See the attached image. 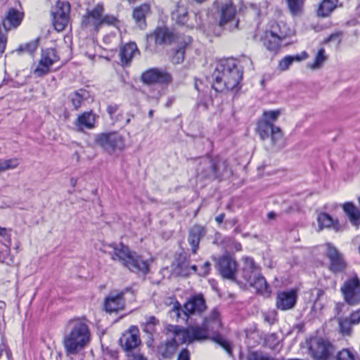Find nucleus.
<instances>
[{
    "mask_svg": "<svg viewBox=\"0 0 360 360\" xmlns=\"http://www.w3.org/2000/svg\"><path fill=\"white\" fill-rule=\"evenodd\" d=\"M131 291V289L127 288L118 293L111 292L104 301V307L106 311L112 313L122 310L125 306V300L124 295Z\"/></svg>",
    "mask_w": 360,
    "mask_h": 360,
    "instance_id": "nucleus-20",
    "label": "nucleus"
},
{
    "mask_svg": "<svg viewBox=\"0 0 360 360\" xmlns=\"http://www.w3.org/2000/svg\"><path fill=\"white\" fill-rule=\"evenodd\" d=\"M177 348V344L174 340L168 339L166 341L161 342L158 347V352L163 358L170 359L173 356Z\"/></svg>",
    "mask_w": 360,
    "mask_h": 360,
    "instance_id": "nucleus-30",
    "label": "nucleus"
},
{
    "mask_svg": "<svg viewBox=\"0 0 360 360\" xmlns=\"http://www.w3.org/2000/svg\"><path fill=\"white\" fill-rule=\"evenodd\" d=\"M207 229L205 226L200 224H194L188 230V242L191 247L193 254L197 252L200 240L205 236Z\"/></svg>",
    "mask_w": 360,
    "mask_h": 360,
    "instance_id": "nucleus-22",
    "label": "nucleus"
},
{
    "mask_svg": "<svg viewBox=\"0 0 360 360\" xmlns=\"http://www.w3.org/2000/svg\"><path fill=\"white\" fill-rule=\"evenodd\" d=\"M212 88L217 92L236 88L243 78V71L233 58L221 60L212 73Z\"/></svg>",
    "mask_w": 360,
    "mask_h": 360,
    "instance_id": "nucleus-2",
    "label": "nucleus"
},
{
    "mask_svg": "<svg viewBox=\"0 0 360 360\" xmlns=\"http://www.w3.org/2000/svg\"><path fill=\"white\" fill-rule=\"evenodd\" d=\"M317 221L320 229L323 228L333 229L335 231H339L340 226L338 219H334L330 215L323 212L319 214Z\"/></svg>",
    "mask_w": 360,
    "mask_h": 360,
    "instance_id": "nucleus-28",
    "label": "nucleus"
},
{
    "mask_svg": "<svg viewBox=\"0 0 360 360\" xmlns=\"http://www.w3.org/2000/svg\"><path fill=\"white\" fill-rule=\"evenodd\" d=\"M150 12V6L143 4L136 8L133 12V18L140 27L146 25V15Z\"/></svg>",
    "mask_w": 360,
    "mask_h": 360,
    "instance_id": "nucleus-35",
    "label": "nucleus"
},
{
    "mask_svg": "<svg viewBox=\"0 0 360 360\" xmlns=\"http://www.w3.org/2000/svg\"><path fill=\"white\" fill-rule=\"evenodd\" d=\"M131 360H147V358L141 353L134 354Z\"/></svg>",
    "mask_w": 360,
    "mask_h": 360,
    "instance_id": "nucleus-58",
    "label": "nucleus"
},
{
    "mask_svg": "<svg viewBox=\"0 0 360 360\" xmlns=\"http://www.w3.org/2000/svg\"><path fill=\"white\" fill-rule=\"evenodd\" d=\"M338 323L341 333L347 335H350L352 331L351 326L352 324L347 318L339 319Z\"/></svg>",
    "mask_w": 360,
    "mask_h": 360,
    "instance_id": "nucleus-43",
    "label": "nucleus"
},
{
    "mask_svg": "<svg viewBox=\"0 0 360 360\" xmlns=\"http://www.w3.org/2000/svg\"><path fill=\"white\" fill-rule=\"evenodd\" d=\"M70 5L68 1H58L55 11L52 12L53 25L56 30L61 32L65 30L69 21Z\"/></svg>",
    "mask_w": 360,
    "mask_h": 360,
    "instance_id": "nucleus-14",
    "label": "nucleus"
},
{
    "mask_svg": "<svg viewBox=\"0 0 360 360\" xmlns=\"http://www.w3.org/2000/svg\"><path fill=\"white\" fill-rule=\"evenodd\" d=\"M352 325L358 324L360 323V309L351 314L349 319H348Z\"/></svg>",
    "mask_w": 360,
    "mask_h": 360,
    "instance_id": "nucleus-50",
    "label": "nucleus"
},
{
    "mask_svg": "<svg viewBox=\"0 0 360 360\" xmlns=\"http://www.w3.org/2000/svg\"><path fill=\"white\" fill-rule=\"evenodd\" d=\"M335 359L336 360H354V357L349 349H343L338 352Z\"/></svg>",
    "mask_w": 360,
    "mask_h": 360,
    "instance_id": "nucleus-45",
    "label": "nucleus"
},
{
    "mask_svg": "<svg viewBox=\"0 0 360 360\" xmlns=\"http://www.w3.org/2000/svg\"><path fill=\"white\" fill-rule=\"evenodd\" d=\"M224 217H225V214L221 213L215 217V220L219 224H220L223 222Z\"/></svg>",
    "mask_w": 360,
    "mask_h": 360,
    "instance_id": "nucleus-62",
    "label": "nucleus"
},
{
    "mask_svg": "<svg viewBox=\"0 0 360 360\" xmlns=\"http://www.w3.org/2000/svg\"><path fill=\"white\" fill-rule=\"evenodd\" d=\"M220 20L219 25L230 32L238 29L239 20H236V8L231 1H228L219 7Z\"/></svg>",
    "mask_w": 360,
    "mask_h": 360,
    "instance_id": "nucleus-9",
    "label": "nucleus"
},
{
    "mask_svg": "<svg viewBox=\"0 0 360 360\" xmlns=\"http://www.w3.org/2000/svg\"><path fill=\"white\" fill-rule=\"evenodd\" d=\"M342 35L341 32H337L331 34L326 40V42H330L337 40L338 43L341 41L340 37Z\"/></svg>",
    "mask_w": 360,
    "mask_h": 360,
    "instance_id": "nucleus-51",
    "label": "nucleus"
},
{
    "mask_svg": "<svg viewBox=\"0 0 360 360\" xmlns=\"http://www.w3.org/2000/svg\"><path fill=\"white\" fill-rule=\"evenodd\" d=\"M111 120L112 121L113 124H120L122 125L124 119V115L122 112H120L116 113L115 115L110 117Z\"/></svg>",
    "mask_w": 360,
    "mask_h": 360,
    "instance_id": "nucleus-49",
    "label": "nucleus"
},
{
    "mask_svg": "<svg viewBox=\"0 0 360 360\" xmlns=\"http://www.w3.org/2000/svg\"><path fill=\"white\" fill-rule=\"evenodd\" d=\"M0 236H2L8 241H11V234L6 228L0 227Z\"/></svg>",
    "mask_w": 360,
    "mask_h": 360,
    "instance_id": "nucleus-55",
    "label": "nucleus"
},
{
    "mask_svg": "<svg viewBox=\"0 0 360 360\" xmlns=\"http://www.w3.org/2000/svg\"><path fill=\"white\" fill-rule=\"evenodd\" d=\"M185 51L184 47H181L176 50L174 56H172V62L176 64L182 63L184 60Z\"/></svg>",
    "mask_w": 360,
    "mask_h": 360,
    "instance_id": "nucleus-46",
    "label": "nucleus"
},
{
    "mask_svg": "<svg viewBox=\"0 0 360 360\" xmlns=\"http://www.w3.org/2000/svg\"><path fill=\"white\" fill-rule=\"evenodd\" d=\"M141 80L143 83L148 85L155 84L167 85L172 82V77L169 72L154 68L143 72L141 76Z\"/></svg>",
    "mask_w": 360,
    "mask_h": 360,
    "instance_id": "nucleus-13",
    "label": "nucleus"
},
{
    "mask_svg": "<svg viewBox=\"0 0 360 360\" xmlns=\"http://www.w3.org/2000/svg\"><path fill=\"white\" fill-rule=\"evenodd\" d=\"M25 13L20 7L8 8L1 18V25L6 32L18 29L24 19Z\"/></svg>",
    "mask_w": 360,
    "mask_h": 360,
    "instance_id": "nucleus-16",
    "label": "nucleus"
},
{
    "mask_svg": "<svg viewBox=\"0 0 360 360\" xmlns=\"http://www.w3.org/2000/svg\"><path fill=\"white\" fill-rule=\"evenodd\" d=\"M60 60L57 51L54 49H46L42 50L41 59L37 67L34 70V73L37 77H43L50 72V68L55 63Z\"/></svg>",
    "mask_w": 360,
    "mask_h": 360,
    "instance_id": "nucleus-15",
    "label": "nucleus"
},
{
    "mask_svg": "<svg viewBox=\"0 0 360 360\" xmlns=\"http://www.w3.org/2000/svg\"><path fill=\"white\" fill-rule=\"evenodd\" d=\"M300 207L297 203H294L291 205L285 212L286 213H290L292 212L297 211L299 210Z\"/></svg>",
    "mask_w": 360,
    "mask_h": 360,
    "instance_id": "nucleus-57",
    "label": "nucleus"
},
{
    "mask_svg": "<svg viewBox=\"0 0 360 360\" xmlns=\"http://www.w3.org/2000/svg\"><path fill=\"white\" fill-rule=\"evenodd\" d=\"M147 324H149L150 326H155L157 324L159 323V321L158 319H156L155 316H150L147 321H146V323Z\"/></svg>",
    "mask_w": 360,
    "mask_h": 360,
    "instance_id": "nucleus-56",
    "label": "nucleus"
},
{
    "mask_svg": "<svg viewBox=\"0 0 360 360\" xmlns=\"http://www.w3.org/2000/svg\"><path fill=\"white\" fill-rule=\"evenodd\" d=\"M338 0H323L319 4L317 15L320 17H327L336 8Z\"/></svg>",
    "mask_w": 360,
    "mask_h": 360,
    "instance_id": "nucleus-36",
    "label": "nucleus"
},
{
    "mask_svg": "<svg viewBox=\"0 0 360 360\" xmlns=\"http://www.w3.org/2000/svg\"><path fill=\"white\" fill-rule=\"evenodd\" d=\"M227 168L226 160H221L218 157L206 156L200 159L197 168V175L203 179H219L224 175Z\"/></svg>",
    "mask_w": 360,
    "mask_h": 360,
    "instance_id": "nucleus-5",
    "label": "nucleus"
},
{
    "mask_svg": "<svg viewBox=\"0 0 360 360\" xmlns=\"http://www.w3.org/2000/svg\"><path fill=\"white\" fill-rule=\"evenodd\" d=\"M156 44H169L174 39V34L167 27H158L153 34Z\"/></svg>",
    "mask_w": 360,
    "mask_h": 360,
    "instance_id": "nucleus-27",
    "label": "nucleus"
},
{
    "mask_svg": "<svg viewBox=\"0 0 360 360\" xmlns=\"http://www.w3.org/2000/svg\"><path fill=\"white\" fill-rule=\"evenodd\" d=\"M172 18L175 19L176 22L180 25H185L188 21V12L184 6L179 4L176 6V9L172 13Z\"/></svg>",
    "mask_w": 360,
    "mask_h": 360,
    "instance_id": "nucleus-37",
    "label": "nucleus"
},
{
    "mask_svg": "<svg viewBox=\"0 0 360 360\" xmlns=\"http://www.w3.org/2000/svg\"><path fill=\"white\" fill-rule=\"evenodd\" d=\"M217 269L223 278L234 280L238 264L229 254H224L217 259Z\"/></svg>",
    "mask_w": 360,
    "mask_h": 360,
    "instance_id": "nucleus-17",
    "label": "nucleus"
},
{
    "mask_svg": "<svg viewBox=\"0 0 360 360\" xmlns=\"http://www.w3.org/2000/svg\"><path fill=\"white\" fill-rule=\"evenodd\" d=\"M243 262L244 266L238 274V281L246 285L252 281L254 277L258 275L260 269L251 257L243 258Z\"/></svg>",
    "mask_w": 360,
    "mask_h": 360,
    "instance_id": "nucleus-19",
    "label": "nucleus"
},
{
    "mask_svg": "<svg viewBox=\"0 0 360 360\" xmlns=\"http://www.w3.org/2000/svg\"><path fill=\"white\" fill-rule=\"evenodd\" d=\"M103 4H98L92 9H88L82 17L81 26L82 29L98 31L101 26V14H103Z\"/></svg>",
    "mask_w": 360,
    "mask_h": 360,
    "instance_id": "nucleus-12",
    "label": "nucleus"
},
{
    "mask_svg": "<svg viewBox=\"0 0 360 360\" xmlns=\"http://www.w3.org/2000/svg\"><path fill=\"white\" fill-rule=\"evenodd\" d=\"M117 21V18L113 15L101 14V25L103 24L115 25Z\"/></svg>",
    "mask_w": 360,
    "mask_h": 360,
    "instance_id": "nucleus-48",
    "label": "nucleus"
},
{
    "mask_svg": "<svg viewBox=\"0 0 360 360\" xmlns=\"http://www.w3.org/2000/svg\"><path fill=\"white\" fill-rule=\"evenodd\" d=\"M143 330L150 335L155 331V326H152L149 324L146 323L143 328Z\"/></svg>",
    "mask_w": 360,
    "mask_h": 360,
    "instance_id": "nucleus-59",
    "label": "nucleus"
},
{
    "mask_svg": "<svg viewBox=\"0 0 360 360\" xmlns=\"http://www.w3.org/2000/svg\"><path fill=\"white\" fill-rule=\"evenodd\" d=\"M141 342L139 330L134 326H131L120 338L122 348L127 352H131L136 349L141 345Z\"/></svg>",
    "mask_w": 360,
    "mask_h": 360,
    "instance_id": "nucleus-18",
    "label": "nucleus"
},
{
    "mask_svg": "<svg viewBox=\"0 0 360 360\" xmlns=\"http://www.w3.org/2000/svg\"><path fill=\"white\" fill-rule=\"evenodd\" d=\"M248 285L255 288L257 292L261 294H269L270 292L269 286L267 285L266 279L262 276L260 271L257 276L253 278Z\"/></svg>",
    "mask_w": 360,
    "mask_h": 360,
    "instance_id": "nucleus-33",
    "label": "nucleus"
},
{
    "mask_svg": "<svg viewBox=\"0 0 360 360\" xmlns=\"http://www.w3.org/2000/svg\"><path fill=\"white\" fill-rule=\"evenodd\" d=\"M264 321L266 322L269 323L270 325H272V324L274 323V322H275V318L274 317H271L268 314H264Z\"/></svg>",
    "mask_w": 360,
    "mask_h": 360,
    "instance_id": "nucleus-61",
    "label": "nucleus"
},
{
    "mask_svg": "<svg viewBox=\"0 0 360 360\" xmlns=\"http://www.w3.org/2000/svg\"><path fill=\"white\" fill-rule=\"evenodd\" d=\"M91 333L84 319H74L67 324V333L63 339V345L68 356L78 354L89 343Z\"/></svg>",
    "mask_w": 360,
    "mask_h": 360,
    "instance_id": "nucleus-1",
    "label": "nucleus"
},
{
    "mask_svg": "<svg viewBox=\"0 0 360 360\" xmlns=\"http://www.w3.org/2000/svg\"><path fill=\"white\" fill-rule=\"evenodd\" d=\"M166 335L171 340H174L177 344V347L181 344L186 342L189 343V333L188 328L179 326L167 325L166 327Z\"/></svg>",
    "mask_w": 360,
    "mask_h": 360,
    "instance_id": "nucleus-21",
    "label": "nucleus"
},
{
    "mask_svg": "<svg viewBox=\"0 0 360 360\" xmlns=\"http://www.w3.org/2000/svg\"><path fill=\"white\" fill-rule=\"evenodd\" d=\"M248 360H279L272 358L262 352H252L248 356Z\"/></svg>",
    "mask_w": 360,
    "mask_h": 360,
    "instance_id": "nucleus-44",
    "label": "nucleus"
},
{
    "mask_svg": "<svg viewBox=\"0 0 360 360\" xmlns=\"http://www.w3.org/2000/svg\"><path fill=\"white\" fill-rule=\"evenodd\" d=\"M108 247L112 249V251L108 252L112 255L113 260L118 259L132 272H141L144 275L148 274L149 270L148 261L143 259L135 252L131 251L127 246L124 245L123 243L119 245L113 243Z\"/></svg>",
    "mask_w": 360,
    "mask_h": 360,
    "instance_id": "nucleus-3",
    "label": "nucleus"
},
{
    "mask_svg": "<svg viewBox=\"0 0 360 360\" xmlns=\"http://www.w3.org/2000/svg\"><path fill=\"white\" fill-rule=\"evenodd\" d=\"M203 324L210 329V332L215 333L219 330L221 324L219 312L216 308L213 309L210 315L205 318Z\"/></svg>",
    "mask_w": 360,
    "mask_h": 360,
    "instance_id": "nucleus-29",
    "label": "nucleus"
},
{
    "mask_svg": "<svg viewBox=\"0 0 360 360\" xmlns=\"http://www.w3.org/2000/svg\"><path fill=\"white\" fill-rule=\"evenodd\" d=\"M127 117L126 118V120L124 122L123 121V122L121 125L122 127L129 124L131 122V119L134 117V115L131 113H127Z\"/></svg>",
    "mask_w": 360,
    "mask_h": 360,
    "instance_id": "nucleus-60",
    "label": "nucleus"
},
{
    "mask_svg": "<svg viewBox=\"0 0 360 360\" xmlns=\"http://www.w3.org/2000/svg\"><path fill=\"white\" fill-rule=\"evenodd\" d=\"M5 308L6 303L3 301H0V316L4 314Z\"/></svg>",
    "mask_w": 360,
    "mask_h": 360,
    "instance_id": "nucleus-64",
    "label": "nucleus"
},
{
    "mask_svg": "<svg viewBox=\"0 0 360 360\" xmlns=\"http://www.w3.org/2000/svg\"><path fill=\"white\" fill-rule=\"evenodd\" d=\"M297 301L295 290L278 292L276 297V307L281 310H288L293 308Z\"/></svg>",
    "mask_w": 360,
    "mask_h": 360,
    "instance_id": "nucleus-23",
    "label": "nucleus"
},
{
    "mask_svg": "<svg viewBox=\"0 0 360 360\" xmlns=\"http://www.w3.org/2000/svg\"><path fill=\"white\" fill-rule=\"evenodd\" d=\"M106 110H107V112L108 113V115H110V117H111L113 115H115L116 113H117L118 105L116 104L110 105L107 107Z\"/></svg>",
    "mask_w": 360,
    "mask_h": 360,
    "instance_id": "nucleus-54",
    "label": "nucleus"
},
{
    "mask_svg": "<svg viewBox=\"0 0 360 360\" xmlns=\"http://www.w3.org/2000/svg\"><path fill=\"white\" fill-rule=\"evenodd\" d=\"M214 340L220 345L229 355L232 354V349L231 345L229 342H227L226 340H224L223 338L219 336L214 338Z\"/></svg>",
    "mask_w": 360,
    "mask_h": 360,
    "instance_id": "nucleus-47",
    "label": "nucleus"
},
{
    "mask_svg": "<svg viewBox=\"0 0 360 360\" xmlns=\"http://www.w3.org/2000/svg\"><path fill=\"white\" fill-rule=\"evenodd\" d=\"M307 57L308 54L306 51H303L301 54H297L295 56H286L280 60L278 68L281 71L287 70L293 62H300L307 59Z\"/></svg>",
    "mask_w": 360,
    "mask_h": 360,
    "instance_id": "nucleus-31",
    "label": "nucleus"
},
{
    "mask_svg": "<svg viewBox=\"0 0 360 360\" xmlns=\"http://www.w3.org/2000/svg\"><path fill=\"white\" fill-rule=\"evenodd\" d=\"M346 303L349 305L360 304V278L357 275L347 278L340 288Z\"/></svg>",
    "mask_w": 360,
    "mask_h": 360,
    "instance_id": "nucleus-10",
    "label": "nucleus"
},
{
    "mask_svg": "<svg viewBox=\"0 0 360 360\" xmlns=\"http://www.w3.org/2000/svg\"><path fill=\"white\" fill-rule=\"evenodd\" d=\"M205 300L202 294L191 296L184 305V309L179 304L174 306L173 311L177 319L188 321L191 316H201L206 310Z\"/></svg>",
    "mask_w": 360,
    "mask_h": 360,
    "instance_id": "nucleus-6",
    "label": "nucleus"
},
{
    "mask_svg": "<svg viewBox=\"0 0 360 360\" xmlns=\"http://www.w3.org/2000/svg\"><path fill=\"white\" fill-rule=\"evenodd\" d=\"M136 54L139 55L140 52L134 42L128 43L121 47L119 56L122 65H129Z\"/></svg>",
    "mask_w": 360,
    "mask_h": 360,
    "instance_id": "nucleus-25",
    "label": "nucleus"
},
{
    "mask_svg": "<svg viewBox=\"0 0 360 360\" xmlns=\"http://www.w3.org/2000/svg\"><path fill=\"white\" fill-rule=\"evenodd\" d=\"M288 8L292 15H300L304 6V0H285Z\"/></svg>",
    "mask_w": 360,
    "mask_h": 360,
    "instance_id": "nucleus-38",
    "label": "nucleus"
},
{
    "mask_svg": "<svg viewBox=\"0 0 360 360\" xmlns=\"http://www.w3.org/2000/svg\"><path fill=\"white\" fill-rule=\"evenodd\" d=\"M308 349L314 360H330L336 352L335 345L321 337L310 338Z\"/></svg>",
    "mask_w": 360,
    "mask_h": 360,
    "instance_id": "nucleus-7",
    "label": "nucleus"
},
{
    "mask_svg": "<svg viewBox=\"0 0 360 360\" xmlns=\"http://www.w3.org/2000/svg\"><path fill=\"white\" fill-rule=\"evenodd\" d=\"M5 352L8 360H13L11 349H8L7 347H5Z\"/></svg>",
    "mask_w": 360,
    "mask_h": 360,
    "instance_id": "nucleus-63",
    "label": "nucleus"
},
{
    "mask_svg": "<svg viewBox=\"0 0 360 360\" xmlns=\"http://www.w3.org/2000/svg\"><path fill=\"white\" fill-rule=\"evenodd\" d=\"M94 141L98 146L109 153L122 150L125 144L124 137L115 131L96 134Z\"/></svg>",
    "mask_w": 360,
    "mask_h": 360,
    "instance_id": "nucleus-8",
    "label": "nucleus"
},
{
    "mask_svg": "<svg viewBox=\"0 0 360 360\" xmlns=\"http://www.w3.org/2000/svg\"><path fill=\"white\" fill-rule=\"evenodd\" d=\"M281 113L280 110L264 111L257 125V132L260 139L264 141L270 138L273 146L276 145L283 136L281 128L274 124Z\"/></svg>",
    "mask_w": 360,
    "mask_h": 360,
    "instance_id": "nucleus-4",
    "label": "nucleus"
},
{
    "mask_svg": "<svg viewBox=\"0 0 360 360\" xmlns=\"http://www.w3.org/2000/svg\"><path fill=\"white\" fill-rule=\"evenodd\" d=\"M96 115L92 111L84 112L78 115L75 121L77 131L83 132L84 129H91L95 127Z\"/></svg>",
    "mask_w": 360,
    "mask_h": 360,
    "instance_id": "nucleus-24",
    "label": "nucleus"
},
{
    "mask_svg": "<svg viewBox=\"0 0 360 360\" xmlns=\"http://www.w3.org/2000/svg\"><path fill=\"white\" fill-rule=\"evenodd\" d=\"M89 96V92L83 89H80L71 93L69 95V98L74 109L77 110L81 107L82 103L88 98Z\"/></svg>",
    "mask_w": 360,
    "mask_h": 360,
    "instance_id": "nucleus-34",
    "label": "nucleus"
},
{
    "mask_svg": "<svg viewBox=\"0 0 360 360\" xmlns=\"http://www.w3.org/2000/svg\"><path fill=\"white\" fill-rule=\"evenodd\" d=\"M326 57L325 56V50L321 48L319 50L317 54L316 55L314 62L310 65V68L311 69H317L319 68L323 63L325 62Z\"/></svg>",
    "mask_w": 360,
    "mask_h": 360,
    "instance_id": "nucleus-41",
    "label": "nucleus"
},
{
    "mask_svg": "<svg viewBox=\"0 0 360 360\" xmlns=\"http://www.w3.org/2000/svg\"><path fill=\"white\" fill-rule=\"evenodd\" d=\"M281 41V37L272 31L265 32L264 37L262 38L264 46L274 53L277 52L279 49Z\"/></svg>",
    "mask_w": 360,
    "mask_h": 360,
    "instance_id": "nucleus-26",
    "label": "nucleus"
},
{
    "mask_svg": "<svg viewBox=\"0 0 360 360\" xmlns=\"http://www.w3.org/2000/svg\"><path fill=\"white\" fill-rule=\"evenodd\" d=\"M38 41V39H35L34 41H30L25 45H20L16 51L19 53L26 51L30 54H32L37 49Z\"/></svg>",
    "mask_w": 360,
    "mask_h": 360,
    "instance_id": "nucleus-42",
    "label": "nucleus"
},
{
    "mask_svg": "<svg viewBox=\"0 0 360 360\" xmlns=\"http://www.w3.org/2000/svg\"><path fill=\"white\" fill-rule=\"evenodd\" d=\"M177 360H190V352L187 349H182L178 355Z\"/></svg>",
    "mask_w": 360,
    "mask_h": 360,
    "instance_id": "nucleus-53",
    "label": "nucleus"
},
{
    "mask_svg": "<svg viewBox=\"0 0 360 360\" xmlns=\"http://www.w3.org/2000/svg\"><path fill=\"white\" fill-rule=\"evenodd\" d=\"M189 333V343L195 340H202L207 339L208 337V331L210 329L204 326H192L188 328Z\"/></svg>",
    "mask_w": 360,
    "mask_h": 360,
    "instance_id": "nucleus-32",
    "label": "nucleus"
},
{
    "mask_svg": "<svg viewBox=\"0 0 360 360\" xmlns=\"http://www.w3.org/2000/svg\"><path fill=\"white\" fill-rule=\"evenodd\" d=\"M189 260L187 259L186 255L181 254L177 259V267L180 269L179 274L184 276L189 275L188 270Z\"/></svg>",
    "mask_w": 360,
    "mask_h": 360,
    "instance_id": "nucleus-39",
    "label": "nucleus"
},
{
    "mask_svg": "<svg viewBox=\"0 0 360 360\" xmlns=\"http://www.w3.org/2000/svg\"><path fill=\"white\" fill-rule=\"evenodd\" d=\"M20 164L18 158L0 159V172L16 168Z\"/></svg>",
    "mask_w": 360,
    "mask_h": 360,
    "instance_id": "nucleus-40",
    "label": "nucleus"
},
{
    "mask_svg": "<svg viewBox=\"0 0 360 360\" xmlns=\"http://www.w3.org/2000/svg\"><path fill=\"white\" fill-rule=\"evenodd\" d=\"M326 246V257L328 259V270L335 274L345 272L347 268V262L343 254L330 243H327Z\"/></svg>",
    "mask_w": 360,
    "mask_h": 360,
    "instance_id": "nucleus-11",
    "label": "nucleus"
},
{
    "mask_svg": "<svg viewBox=\"0 0 360 360\" xmlns=\"http://www.w3.org/2000/svg\"><path fill=\"white\" fill-rule=\"evenodd\" d=\"M210 263L209 262H206L201 266V271L198 273L200 276H205L210 273Z\"/></svg>",
    "mask_w": 360,
    "mask_h": 360,
    "instance_id": "nucleus-52",
    "label": "nucleus"
}]
</instances>
